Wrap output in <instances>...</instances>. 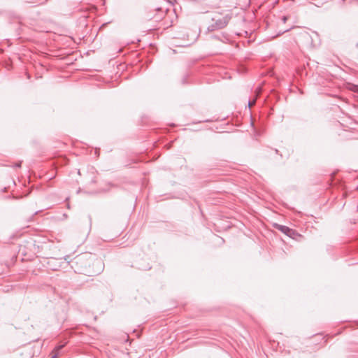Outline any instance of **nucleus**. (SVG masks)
I'll return each mask as SVG.
<instances>
[{
  "label": "nucleus",
  "mask_w": 358,
  "mask_h": 358,
  "mask_svg": "<svg viewBox=\"0 0 358 358\" xmlns=\"http://www.w3.org/2000/svg\"><path fill=\"white\" fill-rule=\"evenodd\" d=\"M231 20V16L226 15L223 17L215 21L214 23L209 25L207 28L208 31H213L225 27Z\"/></svg>",
  "instance_id": "f257e3e1"
},
{
  "label": "nucleus",
  "mask_w": 358,
  "mask_h": 358,
  "mask_svg": "<svg viewBox=\"0 0 358 358\" xmlns=\"http://www.w3.org/2000/svg\"><path fill=\"white\" fill-rule=\"evenodd\" d=\"M275 228L291 238H294V236L297 234L295 230L285 225L276 224Z\"/></svg>",
  "instance_id": "f03ea898"
},
{
  "label": "nucleus",
  "mask_w": 358,
  "mask_h": 358,
  "mask_svg": "<svg viewBox=\"0 0 358 358\" xmlns=\"http://www.w3.org/2000/svg\"><path fill=\"white\" fill-rule=\"evenodd\" d=\"M64 345H65L64 344V345H57V346L54 348V350H53L52 352H55V353H57V354H58V352H59L60 350H62V349L64 347Z\"/></svg>",
  "instance_id": "7ed1b4c3"
},
{
  "label": "nucleus",
  "mask_w": 358,
  "mask_h": 358,
  "mask_svg": "<svg viewBox=\"0 0 358 358\" xmlns=\"http://www.w3.org/2000/svg\"><path fill=\"white\" fill-rule=\"evenodd\" d=\"M351 90L353 92L358 93V85H353L352 87H351Z\"/></svg>",
  "instance_id": "20e7f679"
},
{
  "label": "nucleus",
  "mask_w": 358,
  "mask_h": 358,
  "mask_svg": "<svg viewBox=\"0 0 358 358\" xmlns=\"http://www.w3.org/2000/svg\"><path fill=\"white\" fill-rule=\"evenodd\" d=\"M47 0L43 1H29V3H34L36 5H41L43 4L44 2H45Z\"/></svg>",
  "instance_id": "39448f33"
},
{
  "label": "nucleus",
  "mask_w": 358,
  "mask_h": 358,
  "mask_svg": "<svg viewBox=\"0 0 358 358\" xmlns=\"http://www.w3.org/2000/svg\"><path fill=\"white\" fill-rule=\"evenodd\" d=\"M255 100H253L252 101H248V107L250 108V107H251L253 104H255Z\"/></svg>",
  "instance_id": "423d86ee"
},
{
  "label": "nucleus",
  "mask_w": 358,
  "mask_h": 358,
  "mask_svg": "<svg viewBox=\"0 0 358 358\" xmlns=\"http://www.w3.org/2000/svg\"><path fill=\"white\" fill-rule=\"evenodd\" d=\"M212 38L214 39H216V40H221L220 36L218 35H213V36H212Z\"/></svg>",
  "instance_id": "0eeeda50"
},
{
  "label": "nucleus",
  "mask_w": 358,
  "mask_h": 358,
  "mask_svg": "<svg viewBox=\"0 0 358 358\" xmlns=\"http://www.w3.org/2000/svg\"><path fill=\"white\" fill-rule=\"evenodd\" d=\"M282 20L283 22H284V23H285V22H286V21L287 20V17H286V16H283V17H282Z\"/></svg>",
  "instance_id": "6e6552de"
},
{
  "label": "nucleus",
  "mask_w": 358,
  "mask_h": 358,
  "mask_svg": "<svg viewBox=\"0 0 358 358\" xmlns=\"http://www.w3.org/2000/svg\"><path fill=\"white\" fill-rule=\"evenodd\" d=\"M21 166V162H18L17 164H15V167H20Z\"/></svg>",
  "instance_id": "1a4fd4ad"
},
{
  "label": "nucleus",
  "mask_w": 358,
  "mask_h": 358,
  "mask_svg": "<svg viewBox=\"0 0 358 358\" xmlns=\"http://www.w3.org/2000/svg\"><path fill=\"white\" fill-rule=\"evenodd\" d=\"M57 356H58L57 353H55V354L52 356V357H51V358H57Z\"/></svg>",
  "instance_id": "9d476101"
},
{
  "label": "nucleus",
  "mask_w": 358,
  "mask_h": 358,
  "mask_svg": "<svg viewBox=\"0 0 358 358\" xmlns=\"http://www.w3.org/2000/svg\"><path fill=\"white\" fill-rule=\"evenodd\" d=\"M69 258V256H66V257H65L64 259H65L66 261H68Z\"/></svg>",
  "instance_id": "9b49d317"
},
{
  "label": "nucleus",
  "mask_w": 358,
  "mask_h": 358,
  "mask_svg": "<svg viewBox=\"0 0 358 358\" xmlns=\"http://www.w3.org/2000/svg\"><path fill=\"white\" fill-rule=\"evenodd\" d=\"M354 1H358V0H351L350 3H353Z\"/></svg>",
  "instance_id": "f8f14e48"
},
{
  "label": "nucleus",
  "mask_w": 358,
  "mask_h": 358,
  "mask_svg": "<svg viewBox=\"0 0 358 358\" xmlns=\"http://www.w3.org/2000/svg\"><path fill=\"white\" fill-rule=\"evenodd\" d=\"M83 258V257H78V260H81Z\"/></svg>",
  "instance_id": "ddd939ff"
},
{
  "label": "nucleus",
  "mask_w": 358,
  "mask_h": 358,
  "mask_svg": "<svg viewBox=\"0 0 358 358\" xmlns=\"http://www.w3.org/2000/svg\"><path fill=\"white\" fill-rule=\"evenodd\" d=\"M96 263L98 264H100V265L101 264V261H97Z\"/></svg>",
  "instance_id": "4468645a"
},
{
  "label": "nucleus",
  "mask_w": 358,
  "mask_h": 358,
  "mask_svg": "<svg viewBox=\"0 0 358 358\" xmlns=\"http://www.w3.org/2000/svg\"><path fill=\"white\" fill-rule=\"evenodd\" d=\"M357 189H358V187H357Z\"/></svg>",
  "instance_id": "2eb2a0df"
}]
</instances>
